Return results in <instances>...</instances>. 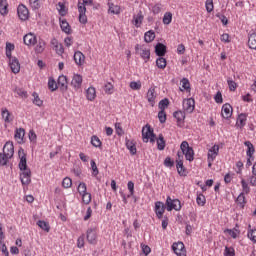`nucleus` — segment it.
Returning a JSON list of instances; mask_svg holds the SVG:
<instances>
[{
  "instance_id": "39448f33",
  "label": "nucleus",
  "mask_w": 256,
  "mask_h": 256,
  "mask_svg": "<svg viewBox=\"0 0 256 256\" xmlns=\"http://www.w3.org/2000/svg\"><path fill=\"white\" fill-rule=\"evenodd\" d=\"M14 153H15V147L13 146V142H6L3 147L2 157L6 161H9V159L13 157Z\"/></svg>"
},
{
  "instance_id": "c756f323",
  "label": "nucleus",
  "mask_w": 256,
  "mask_h": 256,
  "mask_svg": "<svg viewBox=\"0 0 256 256\" xmlns=\"http://www.w3.org/2000/svg\"><path fill=\"white\" fill-rule=\"evenodd\" d=\"M217 155H219V145H214L208 151L209 159L215 160Z\"/></svg>"
},
{
  "instance_id": "bf43d9fd",
  "label": "nucleus",
  "mask_w": 256,
  "mask_h": 256,
  "mask_svg": "<svg viewBox=\"0 0 256 256\" xmlns=\"http://www.w3.org/2000/svg\"><path fill=\"white\" fill-rule=\"evenodd\" d=\"M77 189L80 195H84L85 193H87V184H85L84 182H80Z\"/></svg>"
},
{
  "instance_id": "49530a36",
  "label": "nucleus",
  "mask_w": 256,
  "mask_h": 256,
  "mask_svg": "<svg viewBox=\"0 0 256 256\" xmlns=\"http://www.w3.org/2000/svg\"><path fill=\"white\" fill-rule=\"evenodd\" d=\"M241 185H242V193H244V195H249V193H251V188L249 187V184L247 183V181H245V179L241 180Z\"/></svg>"
},
{
  "instance_id": "052dcab7",
  "label": "nucleus",
  "mask_w": 256,
  "mask_h": 256,
  "mask_svg": "<svg viewBox=\"0 0 256 256\" xmlns=\"http://www.w3.org/2000/svg\"><path fill=\"white\" fill-rule=\"evenodd\" d=\"M72 185H73V181L71 180V178L66 177L63 179L62 187H64V189H69V187H71Z\"/></svg>"
},
{
  "instance_id": "6e6d98bb",
  "label": "nucleus",
  "mask_w": 256,
  "mask_h": 256,
  "mask_svg": "<svg viewBox=\"0 0 256 256\" xmlns=\"http://www.w3.org/2000/svg\"><path fill=\"white\" fill-rule=\"evenodd\" d=\"M90 165L92 169V177H97V175H99V168H97L95 160H91Z\"/></svg>"
},
{
  "instance_id": "c03bdc74",
  "label": "nucleus",
  "mask_w": 256,
  "mask_h": 256,
  "mask_svg": "<svg viewBox=\"0 0 256 256\" xmlns=\"http://www.w3.org/2000/svg\"><path fill=\"white\" fill-rule=\"evenodd\" d=\"M224 233H227L232 237V239H237L238 235L241 233L239 229H226Z\"/></svg>"
},
{
  "instance_id": "f257e3e1",
  "label": "nucleus",
  "mask_w": 256,
  "mask_h": 256,
  "mask_svg": "<svg viewBox=\"0 0 256 256\" xmlns=\"http://www.w3.org/2000/svg\"><path fill=\"white\" fill-rule=\"evenodd\" d=\"M18 157L20 159L18 167L20 171H22L20 174V181L22 185H29V183H31V170L27 168V154H25L23 148L19 149Z\"/></svg>"
},
{
  "instance_id": "69168bd1",
  "label": "nucleus",
  "mask_w": 256,
  "mask_h": 256,
  "mask_svg": "<svg viewBox=\"0 0 256 256\" xmlns=\"http://www.w3.org/2000/svg\"><path fill=\"white\" fill-rule=\"evenodd\" d=\"M230 91H235L237 89V82L233 81L231 78L227 80Z\"/></svg>"
},
{
  "instance_id": "13d9d810",
  "label": "nucleus",
  "mask_w": 256,
  "mask_h": 256,
  "mask_svg": "<svg viewBox=\"0 0 256 256\" xmlns=\"http://www.w3.org/2000/svg\"><path fill=\"white\" fill-rule=\"evenodd\" d=\"M205 7H206L207 13H213V9H215L213 0H206Z\"/></svg>"
},
{
  "instance_id": "a878e982",
  "label": "nucleus",
  "mask_w": 256,
  "mask_h": 256,
  "mask_svg": "<svg viewBox=\"0 0 256 256\" xmlns=\"http://www.w3.org/2000/svg\"><path fill=\"white\" fill-rule=\"evenodd\" d=\"M143 12L139 11V13L137 15L133 16V25L137 28L141 27L142 23H143Z\"/></svg>"
},
{
  "instance_id": "8fccbe9b",
  "label": "nucleus",
  "mask_w": 256,
  "mask_h": 256,
  "mask_svg": "<svg viewBox=\"0 0 256 256\" xmlns=\"http://www.w3.org/2000/svg\"><path fill=\"white\" fill-rule=\"evenodd\" d=\"M158 107H159L160 111H165V109H167V107H169V99H167V98L162 99L159 102Z\"/></svg>"
},
{
  "instance_id": "e433bc0d",
  "label": "nucleus",
  "mask_w": 256,
  "mask_h": 256,
  "mask_svg": "<svg viewBox=\"0 0 256 256\" xmlns=\"http://www.w3.org/2000/svg\"><path fill=\"white\" fill-rule=\"evenodd\" d=\"M37 225L38 227H40V229H42V231H46V233H49V231H51L49 223L45 222L44 220H38Z\"/></svg>"
},
{
  "instance_id": "c85d7f7f",
  "label": "nucleus",
  "mask_w": 256,
  "mask_h": 256,
  "mask_svg": "<svg viewBox=\"0 0 256 256\" xmlns=\"http://www.w3.org/2000/svg\"><path fill=\"white\" fill-rule=\"evenodd\" d=\"M176 169L180 177H187V168H185L183 162L179 161L178 163H176Z\"/></svg>"
},
{
  "instance_id": "4be33fe9",
  "label": "nucleus",
  "mask_w": 256,
  "mask_h": 256,
  "mask_svg": "<svg viewBox=\"0 0 256 256\" xmlns=\"http://www.w3.org/2000/svg\"><path fill=\"white\" fill-rule=\"evenodd\" d=\"M24 137H25V129L23 128L16 129L14 138L17 141V143H19L20 145L24 143L23 141Z\"/></svg>"
},
{
  "instance_id": "c9c22d12",
  "label": "nucleus",
  "mask_w": 256,
  "mask_h": 256,
  "mask_svg": "<svg viewBox=\"0 0 256 256\" xmlns=\"http://www.w3.org/2000/svg\"><path fill=\"white\" fill-rule=\"evenodd\" d=\"M156 143H157V149L159 151H163L165 149V137H163V134H159Z\"/></svg>"
},
{
  "instance_id": "4c0bfd02",
  "label": "nucleus",
  "mask_w": 256,
  "mask_h": 256,
  "mask_svg": "<svg viewBox=\"0 0 256 256\" xmlns=\"http://www.w3.org/2000/svg\"><path fill=\"white\" fill-rule=\"evenodd\" d=\"M7 7H9L7 0H0V13L2 15H7V13H9V10L7 9Z\"/></svg>"
},
{
  "instance_id": "2f4dec72",
  "label": "nucleus",
  "mask_w": 256,
  "mask_h": 256,
  "mask_svg": "<svg viewBox=\"0 0 256 256\" xmlns=\"http://www.w3.org/2000/svg\"><path fill=\"white\" fill-rule=\"evenodd\" d=\"M108 7V11L109 13H112V15H119V13H121V7H119V5L108 2Z\"/></svg>"
},
{
  "instance_id": "37998d69",
  "label": "nucleus",
  "mask_w": 256,
  "mask_h": 256,
  "mask_svg": "<svg viewBox=\"0 0 256 256\" xmlns=\"http://www.w3.org/2000/svg\"><path fill=\"white\" fill-rule=\"evenodd\" d=\"M162 21L164 25H171V21H173V14L171 12H166Z\"/></svg>"
},
{
  "instance_id": "7c9ffc66",
  "label": "nucleus",
  "mask_w": 256,
  "mask_h": 256,
  "mask_svg": "<svg viewBox=\"0 0 256 256\" xmlns=\"http://www.w3.org/2000/svg\"><path fill=\"white\" fill-rule=\"evenodd\" d=\"M95 97H97V92L95 90V87H89L86 90V99H88V101H94Z\"/></svg>"
},
{
  "instance_id": "5fc2aeb1",
  "label": "nucleus",
  "mask_w": 256,
  "mask_h": 256,
  "mask_svg": "<svg viewBox=\"0 0 256 256\" xmlns=\"http://www.w3.org/2000/svg\"><path fill=\"white\" fill-rule=\"evenodd\" d=\"M182 87L185 89V91L191 92V83L189 82V79L182 78L181 80Z\"/></svg>"
},
{
  "instance_id": "f704fd0d",
  "label": "nucleus",
  "mask_w": 256,
  "mask_h": 256,
  "mask_svg": "<svg viewBox=\"0 0 256 256\" xmlns=\"http://www.w3.org/2000/svg\"><path fill=\"white\" fill-rule=\"evenodd\" d=\"M2 119H4L5 123H11V121H13L11 113L7 108H2Z\"/></svg>"
},
{
  "instance_id": "a19ab883",
  "label": "nucleus",
  "mask_w": 256,
  "mask_h": 256,
  "mask_svg": "<svg viewBox=\"0 0 256 256\" xmlns=\"http://www.w3.org/2000/svg\"><path fill=\"white\" fill-rule=\"evenodd\" d=\"M196 203L200 207H205V203H207V199L205 198V195H203L202 193L198 194L196 197Z\"/></svg>"
},
{
  "instance_id": "338daca9",
  "label": "nucleus",
  "mask_w": 256,
  "mask_h": 256,
  "mask_svg": "<svg viewBox=\"0 0 256 256\" xmlns=\"http://www.w3.org/2000/svg\"><path fill=\"white\" fill-rule=\"evenodd\" d=\"M104 91L105 93H107L108 95H111V93H113V84H111V82H108L104 85Z\"/></svg>"
},
{
  "instance_id": "ddd939ff",
  "label": "nucleus",
  "mask_w": 256,
  "mask_h": 256,
  "mask_svg": "<svg viewBox=\"0 0 256 256\" xmlns=\"http://www.w3.org/2000/svg\"><path fill=\"white\" fill-rule=\"evenodd\" d=\"M221 115L223 119H231V116L233 115V107L231 104L226 103L222 106Z\"/></svg>"
},
{
  "instance_id": "09e8293b",
  "label": "nucleus",
  "mask_w": 256,
  "mask_h": 256,
  "mask_svg": "<svg viewBox=\"0 0 256 256\" xmlns=\"http://www.w3.org/2000/svg\"><path fill=\"white\" fill-rule=\"evenodd\" d=\"M30 7L33 11L41 9V0H29Z\"/></svg>"
},
{
  "instance_id": "dca6fc26",
  "label": "nucleus",
  "mask_w": 256,
  "mask_h": 256,
  "mask_svg": "<svg viewBox=\"0 0 256 256\" xmlns=\"http://www.w3.org/2000/svg\"><path fill=\"white\" fill-rule=\"evenodd\" d=\"M71 85L74 89H81V85H83V76L76 74L73 76Z\"/></svg>"
},
{
  "instance_id": "de8ad7c7",
  "label": "nucleus",
  "mask_w": 256,
  "mask_h": 256,
  "mask_svg": "<svg viewBox=\"0 0 256 256\" xmlns=\"http://www.w3.org/2000/svg\"><path fill=\"white\" fill-rule=\"evenodd\" d=\"M58 88H59V86H58L57 82H55V79L49 78L48 89H50L51 91H57Z\"/></svg>"
},
{
  "instance_id": "a211bd4d",
  "label": "nucleus",
  "mask_w": 256,
  "mask_h": 256,
  "mask_svg": "<svg viewBox=\"0 0 256 256\" xmlns=\"http://www.w3.org/2000/svg\"><path fill=\"white\" fill-rule=\"evenodd\" d=\"M147 101L150 103L151 107H155V99H157V94L155 93V88H149L147 92Z\"/></svg>"
},
{
  "instance_id": "4468645a",
  "label": "nucleus",
  "mask_w": 256,
  "mask_h": 256,
  "mask_svg": "<svg viewBox=\"0 0 256 256\" xmlns=\"http://www.w3.org/2000/svg\"><path fill=\"white\" fill-rule=\"evenodd\" d=\"M23 41H24V44H26L28 47H31L37 44V36H35L33 33L30 32L24 35Z\"/></svg>"
},
{
  "instance_id": "72a5a7b5",
  "label": "nucleus",
  "mask_w": 256,
  "mask_h": 256,
  "mask_svg": "<svg viewBox=\"0 0 256 256\" xmlns=\"http://www.w3.org/2000/svg\"><path fill=\"white\" fill-rule=\"evenodd\" d=\"M248 47L249 49H256V33L249 34Z\"/></svg>"
},
{
  "instance_id": "680f3d73",
  "label": "nucleus",
  "mask_w": 256,
  "mask_h": 256,
  "mask_svg": "<svg viewBox=\"0 0 256 256\" xmlns=\"http://www.w3.org/2000/svg\"><path fill=\"white\" fill-rule=\"evenodd\" d=\"M82 201L85 205H89L91 203V193L86 192L82 194Z\"/></svg>"
},
{
  "instance_id": "864d4df0",
  "label": "nucleus",
  "mask_w": 256,
  "mask_h": 256,
  "mask_svg": "<svg viewBox=\"0 0 256 256\" xmlns=\"http://www.w3.org/2000/svg\"><path fill=\"white\" fill-rule=\"evenodd\" d=\"M14 50H15V45L7 42L6 43V57H8V59H11V51H14Z\"/></svg>"
},
{
  "instance_id": "aec40b11",
  "label": "nucleus",
  "mask_w": 256,
  "mask_h": 256,
  "mask_svg": "<svg viewBox=\"0 0 256 256\" xmlns=\"http://www.w3.org/2000/svg\"><path fill=\"white\" fill-rule=\"evenodd\" d=\"M155 53L158 57H163L167 53V46L163 43H157L155 46Z\"/></svg>"
},
{
  "instance_id": "5701e85b",
  "label": "nucleus",
  "mask_w": 256,
  "mask_h": 256,
  "mask_svg": "<svg viewBox=\"0 0 256 256\" xmlns=\"http://www.w3.org/2000/svg\"><path fill=\"white\" fill-rule=\"evenodd\" d=\"M126 148L132 155H137V146L135 144V140H128L126 138Z\"/></svg>"
},
{
  "instance_id": "a18cd8bd",
  "label": "nucleus",
  "mask_w": 256,
  "mask_h": 256,
  "mask_svg": "<svg viewBox=\"0 0 256 256\" xmlns=\"http://www.w3.org/2000/svg\"><path fill=\"white\" fill-rule=\"evenodd\" d=\"M57 10L59 12V15H61V17H65V15H67V10L65 9V4L63 2H58Z\"/></svg>"
},
{
  "instance_id": "423d86ee",
  "label": "nucleus",
  "mask_w": 256,
  "mask_h": 256,
  "mask_svg": "<svg viewBox=\"0 0 256 256\" xmlns=\"http://www.w3.org/2000/svg\"><path fill=\"white\" fill-rule=\"evenodd\" d=\"M135 51L140 55V57L145 60V63L151 59V50L145 46H140L137 44L135 46Z\"/></svg>"
},
{
  "instance_id": "f8f14e48",
  "label": "nucleus",
  "mask_w": 256,
  "mask_h": 256,
  "mask_svg": "<svg viewBox=\"0 0 256 256\" xmlns=\"http://www.w3.org/2000/svg\"><path fill=\"white\" fill-rule=\"evenodd\" d=\"M9 65L12 73H19L21 71V64L19 63V59L17 57L9 58Z\"/></svg>"
},
{
  "instance_id": "7ed1b4c3",
  "label": "nucleus",
  "mask_w": 256,
  "mask_h": 256,
  "mask_svg": "<svg viewBox=\"0 0 256 256\" xmlns=\"http://www.w3.org/2000/svg\"><path fill=\"white\" fill-rule=\"evenodd\" d=\"M155 139H157V136L155 135V132L151 125L146 124L142 128V140L144 143H155Z\"/></svg>"
},
{
  "instance_id": "20e7f679",
  "label": "nucleus",
  "mask_w": 256,
  "mask_h": 256,
  "mask_svg": "<svg viewBox=\"0 0 256 256\" xmlns=\"http://www.w3.org/2000/svg\"><path fill=\"white\" fill-rule=\"evenodd\" d=\"M166 211H181V201L179 199H172L171 196L166 198Z\"/></svg>"
},
{
  "instance_id": "e2e57ef3",
  "label": "nucleus",
  "mask_w": 256,
  "mask_h": 256,
  "mask_svg": "<svg viewBox=\"0 0 256 256\" xmlns=\"http://www.w3.org/2000/svg\"><path fill=\"white\" fill-rule=\"evenodd\" d=\"M158 119L160 123H165V121H167V113H165V110H160L158 112Z\"/></svg>"
},
{
  "instance_id": "412c9836",
  "label": "nucleus",
  "mask_w": 256,
  "mask_h": 256,
  "mask_svg": "<svg viewBox=\"0 0 256 256\" xmlns=\"http://www.w3.org/2000/svg\"><path fill=\"white\" fill-rule=\"evenodd\" d=\"M60 29L63 33H66V35H71V26L69 25V22H67V19L60 18Z\"/></svg>"
},
{
  "instance_id": "0eeeda50",
  "label": "nucleus",
  "mask_w": 256,
  "mask_h": 256,
  "mask_svg": "<svg viewBox=\"0 0 256 256\" xmlns=\"http://www.w3.org/2000/svg\"><path fill=\"white\" fill-rule=\"evenodd\" d=\"M99 234H97V228H88L86 231V240L90 245H97V239Z\"/></svg>"
},
{
  "instance_id": "2eb2a0df",
  "label": "nucleus",
  "mask_w": 256,
  "mask_h": 256,
  "mask_svg": "<svg viewBox=\"0 0 256 256\" xmlns=\"http://www.w3.org/2000/svg\"><path fill=\"white\" fill-rule=\"evenodd\" d=\"M78 12H79V23H81L82 25H87V15L85 14L87 13V7L80 5L78 8Z\"/></svg>"
},
{
  "instance_id": "bb28decb",
  "label": "nucleus",
  "mask_w": 256,
  "mask_h": 256,
  "mask_svg": "<svg viewBox=\"0 0 256 256\" xmlns=\"http://www.w3.org/2000/svg\"><path fill=\"white\" fill-rule=\"evenodd\" d=\"M45 40L39 39L38 42H36V46L34 48L35 53L41 54L45 51Z\"/></svg>"
},
{
  "instance_id": "b1692460",
  "label": "nucleus",
  "mask_w": 256,
  "mask_h": 256,
  "mask_svg": "<svg viewBox=\"0 0 256 256\" xmlns=\"http://www.w3.org/2000/svg\"><path fill=\"white\" fill-rule=\"evenodd\" d=\"M57 85L61 89V91H67V76L65 75L59 76Z\"/></svg>"
},
{
  "instance_id": "cd10ccee",
  "label": "nucleus",
  "mask_w": 256,
  "mask_h": 256,
  "mask_svg": "<svg viewBox=\"0 0 256 256\" xmlns=\"http://www.w3.org/2000/svg\"><path fill=\"white\" fill-rule=\"evenodd\" d=\"M245 147H247L246 155L247 157L253 158V154L255 153V146L251 141L244 142Z\"/></svg>"
},
{
  "instance_id": "473e14b6",
  "label": "nucleus",
  "mask_w": 256,
  "mask_h": 256,
  "mask_svg": "<svg viewBox=\"0 0 256 256\" xmlns=\"http://www.w3.org/2000/svg\"><path fill=\"white\" fill-rule=\"evenodd\" d=\"M144 41L145 43H152L155 41V31L149 30L144 34Z\"/></svg>"
},
{
  "instance_id": "f3484780",
  "label": "nucleus",
  "mask_w": 256,
  "mask_h": 256,
  "mask_svg": "<svg viewBox=\"0 0 256 256\" xmlns=\"http://www.w3.org/2000/svg\"><path fill=\"white\" fill-rule=\"evenodd\" d=\"M247 125V114L241 113L238 115L237 121H236V127L238 129H243Z\"/></svg>"
},
{
  "instance_id": "9b49d317",
  "label": "nucleus",
  "mask_w": 256,
  "mask_h": 256,
  "mask_svg": "<svg viewBox=\"0 0 256 256\" xmlns=\"http://www.w3.org/2000/svg\"><path fill=\"white\" fill-rule=\"evenodd\" d=\"M172 250L174 251L175 255L177 256H187L185 250V244L183 242H176L172 245Z\"/></svg>"
},
{
  "instance_id": "774afa93",
  "label": "nucleus",
  "mask_w": 256,
  "mask_h": 256,
  "mask_svg": "<svg viewBox=\"0 0 256 256\" xmlns=\"http://www.w3.org/2000/svg\"><path fill=\"white\" fill-rule=\"evenodd\" d=\"M130 88L133 89V91H139V89H141V82H130Z\"/></svg>"
},
{
  "instance_id": "58836bf2",
  "label": "nucleus",
  "mask_w": 256,
  "mask_h": 256,
  "mask_svg": "<svg viewBox=\"0 0 256 256\" xmlns=\"http://www.w3.org/2000/svg\"><path fill=\"white\" fill-rule=\"evenodd\" d=\"M248 232H247V237L252 241V243H256V229H251V225L248 226Z\"/></svg>"
},
{
  "instance_id": "1a4fd4ad",
  "label": "nucleus",
  "mask_w": 256,
  "mask_h": 256,
  "mask_svg": "<svg viewBox=\"0 0 256 256\" xmlns=\"http://www.w3.org/2000/svg\"><path fill=\"white\" fill-rule=\"evenodd\" d=\"M165 209H167V205L161 201L155 202L154 212L156 217L159 219H163V214L165 213Z\"/></svg>"
},
{
  "instance_id": "4d7b16f0",
  "label": "nucleus",
  "mask_w": 256,
  "mask_h": 256,
  "mask_svg": "<svg viewBox=\"0 0 256 256\" xmlns=\"http://www.w3.org/2000/svg\"><path fill=\"white\" fill-rule=\"evenodd\" d=\"M127 187L130 193L127 195V197H133V195H135V183H133V181H129Z\"/></svg>"
},
{
  "instance_id": "3c124183",
  "label": "nucleus",
  "mask_w": 256,
  "mask_h": 256,
  "mask_svg": "<svg viewBox=\"0 0 256 256\" xmlns=\"http://www.w3.org/2000/svg\"><path fill=\"white\" fill-rule=\"evenodd\" d=\"M32 96L34 97L33 99L34 105H37V107H41L43 105V100L39 98V94H37V92H33Z\"/></svg>"
},
{
  "instance_id": "f03ea898",
  "label": "nucleus",
  "mask_w": 256,
  "mask_h": 256,
  "mask_svg": "<svg viewBox=\"0 0 256 256\" xmlns=\"http://www.w3.org/2000/svg\"><path fill=\"white\" fill-rule=\"evenodd\" d=\"M180 149L182 153H177L176 163H179V161L183 163V155L185 156L186 161H189L190 163L195 159V151L193 150V147L189 146V142L182 141Z\"/></svg>"
},
{
  "instance_id": "9d476101",
  "label": "nucleus",
  "mask_w": 256,
  "mask_h": 256,
  "mask_svg": "<svg viewBox=\"0 0 256 256\" xmlns=\"http://www.w3.org/2000/svg\"><path fill=\"white\" fill-rule=\"evenodd\" d=\"M17 14L21 21H27V19H29V9H27V6L23 4L18 6Z\"/></svg>"
},
{
  "instance_id": "0e129e2a",
  "label": "nucleus",
  "mask_w": 256,
  "mask_h": 256,
  "mask_svg": "<svg viewBox=\"0 0 256 256\" xmlns=\"http://www.w3.org/2000/svg\"><path fill=\"white\" fill-rule=\"evenodd\" d=\"M224 256H235V248L226 246L224 249Z\"/></svg>"
},
{
  "instance_id": "603ef678",
  "label": "nucleus",
  "mask_w": 256,
  "mask_h": 256,
  "mask_svg": "<svg viewBox=\"0 0 256 256\" xmlns=\"http://www.w3.org/2000/svg\"><path fill=\"white\" fill-rule=\"evenodd\" d=\"M91 145H93V147H96V148L101 147V145H102L101 139H99V137L93 135L91 137Z\"/></svg>"
},
{
  "instance_id": "6e6552de",
  "label": "nucleus",
  "mask_w": 256,
  "mask_h": 256,
  "mask_svg": "<svg viewBox=\"0 0 256 256\" xmlns=\"http://www.w3.org/2000/svg\"><path fill=\"white\" fill-rule=\"evenodd\" d=\"M184 113H193L195 111V99L187 98L182 103Z\"/></svg>"
},
{
  "instance_id": "ea45409f",
  "label": "nucleus",
  "mask_w": 256,
  "mask_h": 256,
  "mask_svg": "<svg viewBox=\"0 0 256 256\" xmlns=\"http://www.w3.org/2000/svg\"><path fill=\"white\" fill-rule=\"evenodd\" d=\"M156 66L158 67V69H165V67H167V60L160 56L156 59Z\"/></svg>"
},
{
  "instance_id": "6ab92c4d",
  "label": "nucleus",
  "mask_w": 256,
  "mask_h": 256,
  "mask_svg": "<svg viewBox=\"0 0 256 256\" xmlns=\"http://www.w3.org/2000/svg\"><path fill=\"white\" fill-rule=\"evenodd\" d=\"M173 117L174 119L177 120L178 127H181V125H183L185 121V111H181V110L175 111L173 113Z\"/></svg>"
},
{
  "instance_id": "79ce46f5",
  "label": "nucleus",
  "mask_w": 256,
  "mask_h": 256,
  "mask_svg": "<svg viewBox=\"0 0 256 256\" xmlns=\"http://www.w3.org/2000/svg\"><path fill=\"white\" fill-rule=\"evenodd\" d=\"M237 203L241 207V209H244L245 203H247V200H245V193L241 192L239 196L237 197Z\"/></svg>"
},
{
  "instance_id": "393cba45",
  "label": "nucleus",
  "mask_w": 256,
  "mask_h": 256,
  "mask_svg": "<svg viewBox=\"0 0 256 256\" xmlns=\"http://www.w3.org/2000/svg\"><path fill=\"white\" fill-rule=\"evenodd\" d=\"M74 61L76 63V65H83V63H85V55L83 53H81V51H76L74 53Z\"/></svg>"
}]
</instances>
